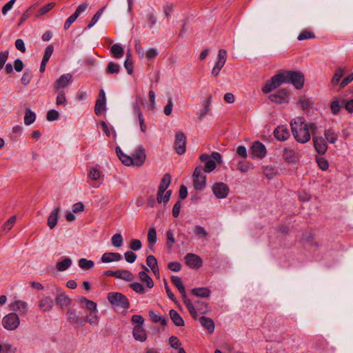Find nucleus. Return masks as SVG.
Segmentation results:
<instances>
[{
  "instance_id": "obj_23",
  "label": "nucleus",
  "mask_w": 353,
  "mask_h": 353,
  "mask_svg": "<svg viewBox=\"0 0 353 353\" xmlns=\"http://www.w3.org/2000/svg\"><path fill=\"white\" fill-rule=\"evenodd\" d=\"M283 158L288 163H294L298 159V154L292 148H285L283 150Z\"/></svg>"
},
{
  "instance_id": "obj_45",
  "label": "nucleus",
  "mask_w": 353,
  "mask_h": 353,
  "mask_svg": "<svg viewBox=\"0 0 353 353\" xmlns=\"http://www.w3.org/2000/svg\"><path fill=\"white\" fill-rule=\"evenodd\" d=\"M111 242L115 248H120L123 243V239L121 234L117 233L112 236Z\"/></svg>"
},
{
  "instance_id": "obj_35",
  "label": "nucleus",
  "mask_w": 353,
  "mask_h": 353,
  "mask_svg": "<svg viewBox=\"0 0 353 353\" xmlns=\"http://www.w3.org/2000/svg\"><path fill=\"white\" fill-rule=\"evenodd\" d=\"M148 241L150 249H152L157 242V232L154 228H150L148 233Z\"/></svg>"
},
{
  "instance_id": "obj_34",
  "label": "nucleus",
  "mask_w": 353,
  "mask_h": 353,
  "mask_svg": "<svg viewBox=\"0 0 353 353\" xmlns=\"http://www.w3.org/2000/svg\"><path fill=\"white\" fill-rule=\"evenodd\" d=\"M35 119V113L33 111H32L30 108H27L26 110V113L24 116V123L26 125H30L34 122Z\"/></svg>"
},
{
  "instance_id": "obj_64",
  "label": "nucleus",
  "mask_w": 353,
  "mask_h": 353,
  "mask_svg": "<svg viewBox=\"0 0 353 353\" xmlns=\"http://www.w3.org/2000/svg\"><path fill=\"white\" fill-rule=\"evenodd\" d=\"M169 343L172 348L178 349L181 345V342L177 337L172 336L169 339Z\"/></svg>"
},
{
  "instance_id": "obj_1",
  "label": "nucleus",
  "mask_w": 353,
  "mask_h": 353,
  "mask_svg": "<svg viewBox=\"0 0 353 353\" xmlns=\"http://www.w3.org/2000/svg\"><path fill=\"white\" fill-rule=\"evenodd\" d=\"M283 83H290L296 89H301L304 83V77L301 72L284 71L273 76L266 82L262 88L264 93H269L279 87Z\"/></svg>"
},
{
  "instance_id": "obj_21",
  "label": "nucleus",
  "mask_w": 353,
  "mask_h": 353,
  "mask_svg": "<svg viewBox=\"0 0 353 353\" xmlns=\"http://www.w3.org/2000/svg\"><path fill=\"white\" fill-rule=\"evenodd\" d=\"M133 336L137 341L143 342L147 339L145 330L141 325H137L133 329Z\"/></svg>"
},
{
  "instance_id": "obj_13",
  "label": "nucleus",
  "mask_w": 353,
  "mask_h": 353,
  "mask_svg": "<svg viewBox=\"0 0 353 353\" xmlns=\"http://www.w3.org/2000/svg\"><path fill=\"white\" fill-rule=\"evenodd\" d=\"M185 259L186 264L191 268L197 269L202 265V259L195 254L188 253L186 254Z\"/></svg>"
},
{
  "instance_id": "obj_6",
  "label": "nucleus",
  "mask_w": 353,
  "mask_h": 353,
  "mask_svg": "<svg viewBox=\"0 0 353 353\" xmlns=\"http://www.w3.org/2000/svg\"><path fill=\"white\" fill-rule=\"evenodd\" d=\"M203 168L198 166L193 173V181L194 188L197 190H202L205 185V176L203 173Z\"/></svg>"
},
{
  "instance_id": "obj_57",
  "label": "nucleus",
  "mask_w": 353,
  "mask_h": 353,
  "mask_svg": "<svg viewBox=\"0 0 353 353\" xmlns=\"http://www.w3.org/2000/svg\"><path fill=\"white\" fill-rule=\"evenodd\" d=\"M17 220L16 216H11L3 225V229L4 230L8 231L10 230L14 224L15 223Z\"/></svg>"
},
{
  "instance_id": "obj_4",
  "label": "nucleus",
  "mask_w": 353,
  "mask_h": 353,
  "mask_svg": "<svg viewBox=\"0 0 353 353\" xmlns=\"http://www.w3.org/2000/svg\"><path fill=\"white\" fill-rule=\"evenodd\" d=\"M177 289L179 291V292L181 293V294L182 295L183 302L185 304L189 312L191 314V315L194 318H196L197 312L196 311V307H198V305L199 304L204 305L205 307H206L207 305L203 302L196 301L195 303V305H196V306H195L192 303V301L188 298L184 285L181 286L180 288H178Z\"/></svg>"
},
{
  "instance_id": "obj_14",
  "label": "nucleus",
  "mask_w": 353,
  "mask_h": 353,
  "mask_svg": "<svg viewBox=\"0 0 353 353\" xmlns=\"http://www.w3.org/2000/svg\"><path fill=\"white\" fill-rule=\"evenodd\" d=\"M72 77L70 74H64L61 75L55 82L54 85V88L57 91H61V89H63L68 85L70 82L72 81Z\"/></svg>"
},
{
  "instance_id": "obj_50",
  "label": "nucleus",
  "mask_w": 353,
  "mask_h": 353,
  "mask_svg": "<svg viewBox=\"0 0 353 353\" xmlns=\"http://www.w3.org/2000/svg\"><path fill=\"white\" fill-rule=\"evenodd\" d=\"M344 71L345 70L342 68H339L337 69L332 79V83L333 85H335L339 83L341 78L343 77L344 74Z\"/></svg>"
},
{
  "instance_id": "obj_18",
  "label": "nucleus",
  "mask_w": 353,
  "mask_h": 353,
  "mask_svg": "<svg viewBox=\"0 0 353 353\" xmlns=\"http://www.w3.org/2000/svg\"><path fill=\"white\" fill-rule=\"evenodd\" d=\"M57 295L56 297L57 304L61 307L68 306L71 303V299L63 292L59 288H57Z\"/></svg>"
},
{
  "instance_id": "obj_59",
  "label": "nucleus",
  "mask_w": 353,
  "mask_h": 353,
  "mask_svg": "<svg viewBox=\"0 0 353 353\" xmlns=\"http://www.w3.org/2000/svg\"><path fill=\"white\" fill-rule=\"evenodd\" d=\"M166 237L168 247L170 248L172 247L173 243L175 242L173 231L168 230L166 232Z\"/></svg>"
},
{
  "instance_id": "obj_43",
  "label": "nucleus",
  "mask_w": 353,
  "mask_h": 353,
  "mask_svg": "<svg viewBox=\"0 0 353 353\" xmlns=\"http://www.w3.org/2000/svg\"><path fill=\"white\" fill-rule=\"evenodd\" d=\"M111 52L115 58L119 59L123 55L124 50L120 45L114 44L111 47Z\"/></svg>"
},
{
  "instance_id": "obj_44",
  "label": "nucleus",
  "mask_w": 353,
  "mask_h": 353,
  "mask_svg": "<svg viewBox=\"0 0 353 353\" xmlns=\"http://www.w3.org/2000/svg\"><path fill=\"white\" fill-rule=\"evenodd\" d=\"M120 68L121 67L119 64L111 61L108 63L105 71L109 74H117L119 72Z\"/></svg>"
},
{
  "instance_id": "obj_16",
  "label": "nucleus",
  "mask_w": 353,
  "mask_h": 353,
  "mask_svg": "<svg viewBox=\"0 0 353 353\" xmlns=\"http://www.w3.org/2000/svg\"><path fill=\"white\" fill-rule=\"evenodd\" d=\"M251 150L252 154L259 158H263L266 154L265 146L259 141H255L253 143Z\"/></svg>"
},
{
  "instance_id": "obj_49",
  "label": "nucleus",
  "mask_w": 353,
  "mask_h": 353,
  "mask_svg": "<svg viewBox=\"0 0 353 353\" xmlns=\"http://www.w3.org/2000/svg\"><path fill=\"white\" fill-rule=\"evenodd\" d=\"M105 110V101L97 100L94 107V112L97 116H99Z\"/></svg>"
},
{
  "instance_id": "obj_46",
  "label": "nucleus",
  "mask_w": 353,
  "mask_h": 353,
  "mask_svg": "<svg viewBox=\"0 0 353 353\" xmlns=\"http://www.w3.org/2000/svg\"><path fill=\"white\" fill-rule=\"evenodd\" d=\"M130 287L132 290L139 294H144L146 293V290L142 284L138 282H134L130 284Z\"/></svg>"
},
{
  "instance_id": "obj_31",
  "label": "nucleus",
  "mask_w": 353,
  "mask_h": 353,
  "mask_svg": "<svg viewBox=\"0 0 353 353\" xmlns=\"http://www.w3.org/2000/svg\"><path fill=\"white\" fill-rule=\"evenodd\" d=\"M191 292L196 296L201 298L208 297L210 294V291L206 288H193Z\"/></svg>"
},
{
  "instance_id": "obj_26",
  "label": "nucleus",
  "mask_w": 353,
  "mask_h": 353,
  "mask_svg": "<svg viewBox=\"0 0 353 353\" xmlns=\"http://www.w3.org/2000/svg\"><path fill=\"white\" fill-rule=\"evenodd\" d=\"M199 322L210 333H212L214 332V323L210 318L201 316L199 318Z\"/></svg>"
},
{
  "instance_id": "obj_56",
  "label": "nucleus",
  "mask_w": 353,
  "mask_h": 353,
  "mask_svg": "<svg viewBox=\"0 0 353 353\" xmlns=\"http://www.w3.org/2000/svg\"><path fill=\"white\" fill-rule=\"evenodd\" d=\"M314 37H315V35L314 34L313 32H309L307 30H303L299 34V35L298 37V39L299 41H303L305 39H313Z\"/></svg>"
},
{
  "instance_id": "obj_29",
  "label": "nucleus",
  "mask_w": 353,
  "mask_h": 353,
  "mask_svg": "<svg viewBox=\"0 0 353 353\" xmlns=\"http://www.w3.org/2000/svg\"><path fill=\"white\" fill-rule=\"evenodd\" d=\"M97 312L98 311L89 312L85 317H83L84 325L88 322L92 325H97L99 323Z\"/></svg>"
},
{
  "instance_id": "obj_22",
  "label": "nucleus",
  "mask_w": 353,
  "mask_h": 353,
  "mask_svg": "<svg viewBox=\"0 0 353 353\" xmlns=\"http://www.w3.org/2000/svg\"><path fill=\"white\" fill-rule=\"evenodd\" d=\"M122 259V255L118 252H105L101 256V262L111 263L119 261Z\"/></svg>"
},
{
  "instance_id": "obj_12",
  "label": "nucleus",
  "mask_w": 353,
  "mask_h": 353,
  "mask_svg": "<svg viewBox=\"0 0 353 353\" xmlns=\"http://www.w3.org/2000/svg\"><path fill=\"white\" fill-rule=\"evenodd\" d=\"M312 136L315 150L319 154H324L327 149V145L325 139L322 137L316 136V134Z\"/></svg>"
},
{
  "instance_id": "obj_52",
  "label": "nucleus",
  "mask_w": 353,
  "mask_h": 353,
  "mask_svg": "<svg viewBox=\"0 0 353 353\" xmlns=\"http://www.w3.org/2000/svg\"><path fill=\"white\" fill-rule=\"evenodd\" d=\"M59 113L55 110H50L47 112L46 119L49 121H54L59 119Z\"/></svg>"
},
{
  "instance_id": "obj_55",
  "label": "nucleus",
  "mask_w": 353,
  "mask_h": 353,
  "mask_svg": "<svg viewBox=\"0 0 353 353\" xmlns=\"http://www.w3.org/2000/svg\"><path fill=\"white\" fill-rule=\"evenodd\" d=\"M124 257L128 263H132L136 261L137 256L132 251H127L124 253Z\"/></svg>"
},
{
  "instance_id": "obj_2",
  "label": "nucleus",
  "mask_w": 353,
  "mask_h": 353,
  "mask_svg": "<svg viewBox=\"0 0 353 353\" xmlns=\"http://www.w3.org/2000/svg\"><path fill=\"white\" fill-rule=\"evenodd\" d=\"M291 130L295 139L301 143H307L310 139V134L316 133L317 127L314 123H307L303 117H298L290 122Z\"/></svg>"
},
{
  "instance_id": "obj_20",
  "label": "nucleus",
  "mask_w": 353,
  "mask_h": 353,
  "mask_svg": "<svg viewBox=\"0 0 353 353\" xmlns=\"http://www.w3.org/2000/svg\"><path fill=\"white\" fill-rule=\"evenodd\" d=\"M274 135L279 141H285L290 136L287 127L284 125L278 126L274 131Z\"/></svg>"
},
{
  "instance_id": "obj_40",
  "label": "nucleus",
  "mask_w": 353,
  "mask_h": 353,
  "mask_svg": "<svg viewBox=\"0 0 353 353\" xmlns=\"http://www.w3.org/2000/svg\"><path fill=\"white\" fill-rule=\"evenodd\" d=\"M342 107H343V104L341 103V99L332 101L330 105L332 113L337 114Z\"/></svg>"
},
{
  "instance_id": "obj_53",
  "label": "nucleus",
  "mask_w": 353,
  "mask_h": 353,
  "mask_svg": "<svg viewBox=\"0 0 353 353\" xmlns=\"http://www.w3.org/2000/svg\"><path fill=\"white\" fill-rule=\"evenodd\" d=\"M105 9V7L101 8L97 12V13L94 15L93 18L92 19L91 21L88 26V28H90L92 27L100 19L103 10Z\"/></svg>"
},
{
  "instance_id": "obj_30",
  "label": "nucleus",
  "mask_w": 353,
  "mask_h": 353,
  "mask_svg": "<svg viewBox=\"0 0 353 353\" xmlns=\"http://www.w3.org/2000/svg\"><path fill=\"white\" fill-rule=\"evenodd\" d=\"M170 316L176 326L180 327L184 325L183 319L175 310H171L170 311Z\"/></svg>"
},
{
  "instance_id": "obj_38",
  "label": "nucleus",
  "mask_w": 353,
  "mask_h": 353,
  "mask_svg": "<svg viewBox=\"0 0 353 353\" xmlns=\"http://www.w3.org/2000/svg\"><path fill=\"white\" fill-rule=\"evenodd\" d=\"M72 260L70 258H64L62 261L57 263V269L59 271H65L72 265Z\"/></svg>"
},
{
  "instance_id": "obj_47",
  "label": "nucleus",
  "mask_w": 353,
  "mask_h": 353,
  "mask_svg": "<svg viewBox=\"0 0 353 353\" xmlns=\"http://www.w3.org/2000/svg\"><path fill=\"white\" fill-rule=\"evenodd\" d=\"M32 78V72L30 69H26L21 79V83L27 85Z\"/></svg>"
},
{
  "instance_id": "obj_9",
  "label": "nucleus",
  "mask_w": 353,
  "mask_h": 353,
  "mask_svg": "<svg viewBox=\"0 0 353 353\" xmlns=\"http://www.w3.org/2000/svg\"><path fill=\"white\" fill-rule=\"evenodd\" d=\"M212 191L214 195L219 199H224L227 197L229 188L226 184L222 182H218L212 186Z\"/></svg>"
},
{
  "instance_id": "obj_32",
  "label": "nucleus",
  "mask_w": 353,
  "mask_h": 353,
  "mask_svg": "<svg viewBox=\"0 0 353 353\" xmlns=\"http://www.w3.org/2000/svg\"><path fill=\"white\" fill-rule=\"evenodd\" d=\"M116 152L118 157L124 165L128 166L131 165L132 161L130 160V156L125 154L119 147H117Z\"/></svg>"
},
{
  "instance_id": "obj_5",
  "label": "nucleus",
  "mask_w": 353,
  "mask_h": 353,
  "mask_svg": "<svg viewBox=\"0 0 353 353\" xmlns=\"http://www.w3.org/2000/svg\"><path fill=\"white\" fill-rule=\"evenodd\" d=\"M20 320L15 312L6 315L2 319V324L7 330H14L19 325Z\"/></svg>"
},
{
  "instance_id": "obj_11",
  "label": "nucleus",
  "mask_w": 353,
  "mask_h": 353,
  "mask_svg": "<svg viewBox=\"0 0 353 353\" xmlns=\"http://www.w3.org/2000/svg\"><path fill=\"white\" fill-rule=\"evenodd\" d=\"M11 311L19 312L21 314H25L28 312V305L26 302L21 300H15L11 302L9 305Z\"/></svg>"
},
{
  "instance_id": "obj_3",
  "label": "nucleus",
  "mask_w": 353,
  "mask_h": 353,
  "mask_svg": "<svg viewBox=\"0 0 353 353\" xmlns=\"http://www.w3.org/2000/svg\"><path fill=\"white\" fill-rule=\"evenodd\" d=\"M108 301L114 305L128 309L130 307V303L128 298L119 292H110L108 295Z\"/></svg>"
},
{
  "instance_id": "obj_10",
  "label": "nucleus",
  "mask_w": 353,
  "mask_h": 353,
  "mask_svg": "<svg viewBox=\"0 0 353 353\" xmlns=\"http://www.w3.org/2000/svg\"><path fill=\"white\" fill-rule=\"evenodd\" d=\"M145 159V150L142 146H140L132 156L130 157V160L132 161L131 165L141 166L144 163Z\"/></svg>"
},
{
  "instance_id": "obj_39",
  "label": "nucleus",
  "mask_w": 353,
  "mask_h": 353,
  "mask_svg": "<svg viewBox=\"0 0 353 353\" xmlns=\"http://www.w3.org/2000/svg\"><path fill=\"white\" fill-rule=\"evenodd\" d=\"M171 182V176L169 174H165L161 179V183L159 185V188L160 191L166 190V189L169 187Z\"/></svg>"
},
{
  "instance_id": "obj_62",
  "label": "nucleus",
  "mask_w": 353,
  "mask_h": 353,
  "mask_svg": "<svg viewBox=\"0 0 353 353\" xmlns=\"http://www.w3.org/2000/svg\"><path fill=\"white\" fill-rule=\"evenodd\" d=\"M318 165L322 170H326L328 168V162L323 157H319L316 159Z\"/></svg>"
},
{
  "instance_id": "obj_60",
  "label": "nucleus",
  "mask_w": 353,
  "mask_h": 353,
  "mask_svg": "<svg viewBox=\"0 0 353 353\" xmlns=\"http://www.w3.org/2000/svg\"><path fill=\"white\" fill-rule=\"evenodd\" d=\"M341 103L343 104V107L350 113L353 112V99L346 100L341 99Z\"/></svg>"
},
{
  "instance_id": "obj_8",
  "label": "nucleus",
  "mask_w": 353,
  "mask_h": 353,
  "mask_svg": "<svg viewBox=\"0 0 353 353\" xmlns=\"http://www.w3.org/2000/svg\"><path fill=\"white\" fill-rule=\"evenodd\" d=\"M66 314L68 321L74 327L84 325L83 317H81L75 309L68 308Z\"/></svg>"
},
{
  "instance_id": "obj_42",
  "label": "nucleus",
  "mask_w": 353,
  "mask_h": 353,
  "mask_svg": "<svg viewBox=\"0 0 353 353\" xmlns=\"http://www.w3.org/2000/svg\"><path fill=\"white\" fill-rule=\"evenodd\" d=\"M193 232L199 239L205 238L208 235L205 229L200 225L194 226L193 228Z\"/></svg>"
},
{
  "instance_id": "obj_15",
  "label": "nucleus",
  "mask_w": 353,
  "mask_h": 353,
  "mask_svg": "<svg viewBox=\"0 0 353 353\" xmlns=\"http://www.w3.org/2000/svg\"><path fill=\"white\" fill-rule=\"evenodd\" d=\"M288 92L285 89H281L276 93L269 95V99L274 103H282L286 101Z\"/></svg>"
},
{
  "instance_id": "obj_41",
  "label": "nucleus",
  "mask_w": 353,
  "mask_h": 353,
  "mask_svg": "<svg viewBox=\"0 0 353 353\" xmlns=\"http://www.w3.org/2000/svg\"><path fill=\"white\" fill-rule=\"evenodd\" d=\"M324 135L326 140L330 143H336L338 139L337 134L332 129L325 130L324 132Z\"/></svg>"
},
{
  "instance_id": "obj_54",
  "label": "nucleus",
  "mask_w": 353,
  "mask_h": 353,
  "mask_svg": "<svg viewBox=\"0 0 353 353\" xmlns=\"http://www.w3.org/2000/svg\"><path fill=\"white\" fill-rule=\"evenodd\" d=\"M143 102V99L141 97H137L136 101L133 104V111L134 114L137 115L138 117H139V113H142L140 110L139 105L140 104H142Z\"/></svg>"
},
{
  "instance_id": "obj_51",
  "label": "nucleus",
  "mask_w": 353,
  "mask_h": 353,
  "mask_svg": "<svg viewBox=\"0 0 353 353\" xmlns=\"http://www.w3.org/2000/svg\"><path fill=\"white\" fill-rule=\"evenodd\" d=\"M53 51H54L53 46L52 45L48 46L45 49V52H44V54L42 58V61L48 62L50 57L52 56V54L53 53Z\"/></svg>"
},
{
  "instance_id": "obj_63",
  "label": "nucleus",
  "mask_w": 353,
  "mask_h": 353,
  "mask_svg": "<svg viewBox=\"0 0 353 353\" xmlns=\"http://www.w3.org/2000/svg\"><path fill=\"white\" fill-rule=\"evenodd\" d=\"M172 99L171 97L168 99L167 105L164 107L163 112L165 115L168 116L172 113Z\"/></svg>"
},
{
  "instance_id": "obj_28",
  "label": "nucleus",
  "mask_w": 353,
  "mask_h": 353,
  "mask_svg": "<svg viewBox=\"0 0 353 353\" xmlns=\"http://www.w3.org/2000/svg\"><path fill=\"white\" fill-rule=\"evenodd\" d=\"M146 263L155 275L159 274L157 260L153 255H149L147 256Z\"/></svg>"
},
{
  "instance_id": "obj_24",
  "label": "nucleus",
  "mask_w": 353,
  "mask_h": 353,
  "mask_svg": "<svg viewBox=\"0 0 353 353\" xmlns=\"http://www.w3.org/2000/svg\"><path fill=\"white\" fill-rule=\"evenodd\" d=\"M54 305V301L50 296L43 297L39 303V309L43 312L50 311Z\"/></svg>"
},
{
  "instance_id": "obj_36",
  "label": "nucleus",
  "mask_w": 353,
  "mask_h": 353,
  "mask_svg": "<svg viewBox=\"0 0 353 353\" xmlns=\"http://www.w3.org/2000/svg\"><path fill=\"white\" fill-rule=\"evenodd\" d=\"M212 100V97L210 95L207 100L205 102L203 109L199 114V117L200 119H203L205 115L210 112L211 108V102Z\"/></svg>"
},
{
  "instance_id": "obj_58",
  "label": "nucleus",
  "mask_w": 353,
  "mask_h": 353,
  "mask_svg": "<svg viewBox=\"0 0 353 353\" xmlns=\"http://www.w3.org/2000/svg\"><path fill=\"white\" fill-rule=\"evenodd\" d=\"M142 247V243L139 239H132L130 243L129 248L133 251L139 250Z\"/></svg>"
},
{
  "instance_id": "obj_33",
  "label": "nucleus",
  "mask_w": 353,
  "mask_h": 353,
  "mask_svg": "<svg viewBox=\"0 0 353 353\" xmlns=\"http://www.w3.org/2000/svg\"><path fill=\"white\" fill-rule=\"evenodd\" d=\"M103 177L101 172L96 168H91L88 173V178L92 181L100 180Z\"/></svg>"
},
{
  "instance_id": "obj_19",
  "label": "nucleus",
  "mask_w": 353,
  "mask_h": 353,
  "mask_svg": "<svg viewBox=\"0 0 353 353\" xmlns=\"http://www.w3.org/2000/svg\"><path fill=\"white\" fill-rule=\"evenodd\" d=\"M142 268L144 269L143 271H141L139 273V279L145 283L146 286L148 288H152L154 286V281L152 279L148 274V272L149 271V269L144 265H142Z\"/></svg>"
},
{
  "instance_id": "obj_7",
  "label": "nucleus",
  "mask_w": 353,
  "mask_h": 353,
  "mask_svg": "<svg viewBox=\"0 0 353 353\" xmlns=\"http://www.w3.org/2000/svg\"><path fill=\"white\" fill-rule=\"evenodd\" d=\"M174 148L176 152L181 155L185 152L186 150V137L184 133L181 132H176L175 134Z\"/></svg>"
},
{
  "instance_id": "obj_37",
  "label": "nucleus",
  "mask_w": 353,
  "mask_h": 353,
  "mask_svg": "<svg viewBox=\"0 0 353 353\" xmlns=\"http://www.w3.org/2000/svg\"><path fill=\"white\" fill-rule=\"evenodd\" d=\"M78 265L80 268L83 270H90L94 268V263L92 260H88L85 258H81L78 261Z\"/></svg>"
},
{
  "instance_id": "obj_48",
  "label": "nucleus",
  "mask_w": 353,
  "mask_h": 353,
  "mask_svg": "<svg viewBox=\"0 0 353 353\" xmlns=\"http://www.w3.org/2000/svg\"><path fill=\"white\" fill-rule=\"evenodd\" d=\"M55 6V3L52 2L50 3H48L43 6L37 14V17H40L46 14H47L50 10H51Z\"/></svg>"
},
{
  "instance_id": "obj_27",
  "label": "nucleus",
  "mask_w": 353,
  "mask_h": 353,
  "mask_svg": "<svg viewBox=\"0 0 353 353\" xmlns=\"http://www.w3.org/2000/svg\"><path fill=\"white\" fill-rule=\"evenodd\" d=\"M116 278L121 279L126 281H131L134 279L132 273L128 270H119L116 271Z\"/></svg>"
},
{
  "instance_id": "obj_17",
  "label": "nucleus",
  "mask_w": 353,
  "mask_h": 353,
  "mask_svg": "<svg viewBox=\"0 0 353 353\" xmlns=\"http://www.w3.org/2000/svg\"><path fill=\"white\" fill-rule=\"evenodd\" d=\"M201 162L205 163L204 171L210 172L216 168V162L207 154H203L199 157Z\"/></svg>"
},
{
  "instance_id": "obj_25",
  "label": "nucleus",
  "mask_w": 353,
  "mask_h": 353,
  "mask_svg": "<svg viewBox=\"0 0 353 353\" xmlns=\"http://www.w3.org/2000/svg\"><path fill=\"white\" fill-rule=\"evenodd\" d=\"M60 211V207H56L50 213L48 219V225L50 229H53L57 223L58 214Z\"/></svg>"
},
{
  "instance_id": "obj_61",
  "label": "nucleus",
  "mask_w": 353,
  "mask_h": 353,
  "mask_svg": "<svg viewBox=\"0 0 353 353\" xmlns=\"http://www.w3.org/2000/svg\"><path fill=\"white\" fill-rule=\"evenodd\" d=\"M14 46L18 50L23 53L26 50L24 41L21 39H17L14 42Z\"/></svg>"
}]
</instances>
